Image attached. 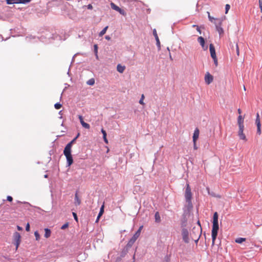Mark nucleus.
<instances>
[{"label":"nucleus","mask_w":262,"mask_h":262,"mask_svg":"<svg viewBox=\"0 0 262 262\" xmlns=\"http://www.w3.org/2000/svg\"><path fill=\"white\" fill-rule=\"evenodd\" d=\"M182 235L183 240L185 243H188L189 242V232L187 229L184 228L182 230Z\"/></svg>","instance_id":"7"},{"label":"nucleus","mask_w":262,"mask_h":262,"mask_svg":"<svg viewBox=\"0 0 262 262\" xmlns=\"http://www.w3.org/2000/svg\"><path fill=\"white\" fill-rule=\"evenodd\" d=\"M198 41L200 43V44L201 45L202 47L204 50H207V46L205 47V39H204V38L203 37H202V36L199 37L198 38Z\"/></svg>","instance_id":"14"},{"label":"nucleus","mask_w":262,"mask_h":262,"mask_svg":"<svg viewBox=\"0 0 262 262\" xmlns=\"http://www.w3.org/2000/svg\"><path fill=\"white\" fill-rule=\"evenodd\" d=\"M212 58V59H213V60L215 66L216 67H217V65H218V62H217V57H213V58Z\"/></svg>","instance_id":"35"},{"label":"nucleus","mask_w":262,"mask_h":262,"mask_svg":"<svg viewBox=\"0 0 262 262\" xmlns=\"http://www.w3.org/2000/svg\"><path fill=\"white\" fill-rule=\"evenodd\" d=\"M45 178H47V175H45Z\"/></svg>","instance_id":"56"},{"label":"nucleus","mask_w":262,"mask_h":262,"mask_svg":"<svg viewBox=\"0 0 262 262\" xmlns=\"http://www.w3.org/2000/svg\"><path fill=\"white\" fill-rule=\"evenodd\" d=\"M194 148L195 149H197V147H196V144H195V145L194 144Z\"/></svg>","instance_id":"54"},{"label":"nucleus","mask_w":262,"mask_h":262,"mask_svg":"<svg viewBox=\"0 0 262 262\" xmlns=\"http://www.w3.org/2000/svg\"><path fill=\"white\" fill-rule=\"evenodd\" d=\"M34 235H35V239L36 241H39L40 239V235L38 231H35L34 232Z\"/></svg>","instance_id":"27"},{"label":"nucleus","mask_w":262,"mask_h":262,"mask_svg":"<svg viewBox=\"0 0 262 262\" xmlns=\"http://www.w3.org/2000/svg\"><path fill=\"white\" fill-rule=\"evenodd\" d=\"M7 201H8L9 202H12V200H13V198H12V196H8L7 197Z\"/></svg>","instance_id":"43"},{"label":"nucleus","mask_w":262,"mask_h":262,"mask_svg":"<svg viewBox=\"0 0 262 262\" xmlns=\"http://www.w3.org/2000/svg\"><path fill=\"white\" fill-rule=\"evenodd\" d=\"M207 13L209 20L215 25V27L222 26V22L224 20L223 18H214L210 15L209 12H207Z\"/></svg>","instance_id":"3"},{"label":"nucleus","mask_w":262,"mask_h":262,"mask_svg":"<svg viewBox=\"0 0 262 262\" xmlns=\"http://www.w3.org/2000/svg\"><path fill=\"white\" fill-rule=\"evenodd\" d=\"M185 198L186 199V201L188 204L191 203L192 199V192L191 190V188L188 183L186 184V190L185 191Z\"/></svg>","instance_id":"2"},{"label":"nucleus","mask_w":262,"mask_h":262,"mask_svg":"<svg viewBox=\"0 0 262 262\" xmlns=\"http://www.w3.org/2000/svg\"><path fill=\"white\" fill-rule=\"evenodd\" d=\"M17 229H18V230H19V231H20V230H22V229H22V228H21V227L19 226H17Z\"/></svg>","instance_id":"50"},{"label":"nucleus","mask_w":262,"mask_h":262,"mask_svg":"<svg viewBox=\"0 0 262 262\" xmlns=\"http://www.w3.org/2000/svg\"><path fill=\"white\" fill-rule=\"evenodd\" d=\"M192 27L195 28L197 31L199 33V34H201V31L200 27L198 25H192Z\"/></svg>","instance_id":"29"},{"label":"nucleus","mask_w":262,"mask_h":262,"mask_svg":"<svg viewBox=\"0 0 262 262\" xmlns=\"http://www.w3.org/2000/svg\"><path fill=\"white\" fill-rule=\"evenodd\" d=\"M155 39H156V40L157 45L158 46H160V40H159V37H157L155 38Z\"/></svg>","instance_id":"42"},{"label":"nucleus","mask_w":262,"mask_h":262,"mask_svg":"<svg viewBox=\"0 0 262 262\" xmlns=\"http://www.w3.org/2000/svg\"><path fill=\"white\" fill-rule=\"evenodd\" d=\"M13 237L15 242V245L16 246V249H17L20 243V235L18 232H15L14 233Z\"/></svg>","instance_id":"5"},{"label":"nucleus","mask_w":262,"mask_h":262,"mask_svg":"<svg viewBox=\"0 0 262 262\" xmlns=\"http://www.w3.org/2000/svg\"><path fill=\"white\" fill-rule=\"evenodd\" d=\"M125 69V67L124 66H122L120 64H118L117 67V71L119 72L120 73H123Z\"/></svg>","instance_id":"18"},{"label":"nucleus","mask_w":262,"mask_h":262,"mask_svg":"<svg viewBox=\"0 0 262 262\" xmlns=\"http://www.w3.org/2000/svg\"><path fill=\"white\" fill-rule=\"evenodd\" d=\"M78 118H79V119L80 120V123L81 124L84 122V121H83V117H82V116L79 115L78 116Z\"/></svg>","instance_id":"38"},{"label":"nucleus","mask_w":262,"mask_h":262,"mask_svg":"<svg viewBox=\"0 0 262 262\" xmlns=\"http://www.w3.org/2000/svg\"><path fill=\"white\" fill-rule=\"evenodd\" d=\"M244 126H238V135L240 139L247 141L246 135L244 133Z\"/></svg>","instance_id":"8"},{"label":"nucleus","mask_w":262,"mask_h":262,"mask_svg":"<svg viewBox=\"0 0 262 262\" xmlns=\"http://www.w3.org/2000/svg\"><path fill=\"white\" fill-rule=\"evenodd\" d=\"M81 204V200L78 196V193L76 192L75 194V205H79Z\"/></svg>","instance_id":"17"},{"label":"nucleus","mask_w":262,"mask_h":262,"mask_svg":"<svg viewBox=\"0 0 262 262\" xmlns=\"http://www.w3.org/2000/svg\"><path fill=\"white\" fill-rule=\"evenodd\" d=\"M199 129L198 128H195L193 135V142L194 145L195 144L196 140L199 138Z\"/></svg>","instance_id":"12"},{"label":"nucleus","mask_w":262,"mask_h":262,"mask_svg":"<svg viewBox=\"0 0 262 262\" xmlns=\"http://www.w3.org/2000/svg\"><path fill=\"white\" fill-rule=\"evenodd\" d=\"M246 239L245 238L239 237V238H236L235 241L236 243L241 244L243 242H245L246 241Z\"/></svg>","instance_id":"23"},{"label":"nucleus","mask_w":262,"mask_h":262,"mask_svg":"<svg viewBox=\"0 0 262 262\" xmlns=\"http://www.w3.org/2000/svg\"><path fill=\"white\" fill-rule=\"evenodd\" d=\"M62 106V105L59 103H57L55 104L54 107L56 109L58 110L60 109Z\"/></svg>","instance_id":"30"},{"label":"nucleus","mask_w":262,"mask_h":262,"mask_svg":"<svg viewBox=\"0 0 262 262\" xmlns=\"http://www.w3.org/2000/svg\"><path fill=\"white\" fill-rule=\"evenodd\" d=\"M79 134L77 135V136L74 139H73L70 142H69L65 147L64 148L71 150L72 146L73 145V144L74 143L76 139L77 138L78 136H79Z\"/></svg>","instance_id":"16"},{"label":"nucleus","mask_w":262,"mask_h":262,"mask_svg":"<svg viewBox=\"0 0 262 262\" xmlns=\"http://www.w3.org/2000/svg\"><path fill=\"white\" fill-rule=\"evenodd\" d=\"M216 31L219 32L220 35H222L224 33V30L222 27V26H219L216 27Z\"/></svg>","instance_id":"21"},{"label":"nucleus","mask_w":262,"mask_h":262,"mask_svg":"<svg viewBox=\"0 0 262 262\" xmlns=\"http://www.w3.org/2000/svg\"><path fill=\"white\" fill-rule=\"evenodd\" d=\"M144 99V96L143 94H142L141 95V98L140 99V100H139V103L142 104V105H144V103L143 102V100Z\"/></svg>","instance_id":"31"},{"label":"nucleus","mask_w":262,"mask_h":262,"mask_svg":"<svg viewBox=\"0 0 262 262\" xmlns=\"http://www.w3.org/2000/svg\"><path fill=\"white\" fill-rule=\"evenodd\" d=\"M142 228H143V226H140L139 227V229L137 230V231L135 233L137 234V235L140 236V233H141V230H142Z\"/></svg>","instance_id":"34"},{"label":"nucleus","mask_w":262,"mask_h":262,"mask_svg":"<svg viewBox=\"0 0 262 262\" xmlns=\"http://www.w3.org/2000/svg\"><path fill=\"white\" fill-rule=\"evenodd\" d=\"M209 50L210 52V55L212 58L216 57L215 48L213 45L212 43L210 44L209 45Z\"/></svg>","instance_id":"13"},{"label":"nucleus","mask_w":262,"mask_h":262,"mask_svg":"<svg viewBox=\"0 0 262 262\" xmlns=\"http://www.w3.org/2000/svg\"><path fill=\"white\" fill-rule=\"evenodd\" d=\"M107 28L108 26H106L104 28H103V30L99 33V36H103L106 33Z\"/></svg>","instance_id":"24"},{"label":"nucleus","mask_w":262,"mask_h":262,"mask_svg":"<svg viewBox=\"0 0 262 262\" xmlns=\"http://www.w3.org/2000/svg\"><path fill=\"white\" fill-rule=\"evenodd\" d=\"M218 214L217 212H215L213 216L212 229L211 231L212 236V245L213 246L215 241L217 235L218 230L219 229L218 223Z\"/></svg>","instance_id":"1"},{"label":"nucleus","mask_w":262,"mask_h":262,"mask_svg":"<svg viewBox=\"0 0 262 262\" xmlns=\"http://www.w3.org/2000/svg\"><path fill=\"white\" fill-rule=\"evenodd\" d=\"M94 48H95V52L97 53V46L96 45H94Z\"/></svg>","instance_id":"49"},{"label":"nucleus","mask_w":262,"mask_h":262,"mask_svg":"<svg viewBox=\"0 0 262 262\" xmlns=\"http://www.w3.org/2000/svg\"><path fill=\"white\" fill-rule=\"evenodd\" d=\"M237 112H238V113L239 115H241V114L242 113V111H241V110L240 108H238V109L237 110Z\"/></svg>","instance_id":"51"},{"label":"nucleus","mask_w":262,"mask_h":262,"mask_svg":"<svg viewBox=\"0 0 262 262\" xmlns=\"http://www.w3.org/2000/svg\"><path fill=\"white\" fill-rule=\"evenodd\" d=\"M244 89L245 90H246V88H245V86H244Z\"/></svg>","instance_id":"55"},{"label":"nucleus","mask_w":262,"mask_h":262,"mask_svg":"<svg viewBox=\"0 0 262 262\" xmlns=\"http://www.w3.org/2000/svg\"><path fill=\"white\" fill-rule=\"evenodd\" d=\"M103 138L104 139V141L105 143H108V141H107V139L106 138V136H103Z\"/></svg>","instance_id":"47"},{"label":"nucleus","mask_w":262,"mask_h":262,"mask_svg":"<svg viewBox=\"0 0 262 262\" xmlns=\"http://www.w3.org/2000/svg\"><path fill=\"white\" fill-rule=\"evenodd\" d=\"M213 76L209 72H207L205 76V82L207 84H209L213 81Z\"/></svg>","instance_id":"10"},{"label":"nucleus","mask_w":262,"mask_h":262,"mask_svg":"<svg viewBox=\"0 0 262 262\" xmlns=\"http://www.w3.org/2000/svg\"><path fill=\"white\" fill-rule=\"evenodd\" d=\"M105 38L107 40H110L111 39V38L109 36H106Z\"/></svg>","instance_id":"52"},{"label":"nucleus","mask_w":262,"mask_h":262,"mask_svg":"<svg viewBox=\"0 0 262 262\" xmlns=\"http://www.w3.org/2000/svg\"><path fill=\"white\" fill-rule=\"evenodd\" d=\"M236 52L237 55L238 56L239 55V50L237 43L236 44Z\"/></svg>","instance_id":"36"},{"label":"nucleus","mask_w":262,"mask_h":262,"mask_svg":"<svg viewBox=\"0 0 262 262\" xmlns=\"http://www.w3.org/2000/svg\"><path fill=\"white\" fill-rule=\"evenodd\" d=\"M26 230L27 231H29L30 230V225L29 223L27 224V226L26 227Z\"/></svg>","instance_id":"45"},{"label":"nucleus","mask_w":262,"mask_h":262,"mask_svg":"<svg viewBox=\"0 0 262 262\" xmlns=\"http://www.w3.org/2000/svg\"><path fill=\"white\" fill-rule=\"evenodd\" d=\"M111 7L112 9L117 11V12H119L121 14H122L124 16L126 15V13H125V11L124 10L120 8L118 6L115 5L114 3H111Z\"/></svg>","instance_id":"9"},{"label":"nucleus","mask_w":262,"mask_h":262,"mask_svg":"<svg viewBox=\"0 0 262 262\" xmlns=\"http://www.w3.org/2000/svg\"><path fill=\"white\" fill-rule=\"evenodd\" d=\"M81 125L85 128L89 129L90 128V125L88 123H85V122Z\"/></svg>","instance_id":"28"},{"label":"nucleus","mask_w":262,"mask_h":262,"mask_svg":"<svg viewBox=\"0 0 262 262\" xmlns=\"http://www.w3.org/2000/svg\"><path fill=\"white\" fill-rule=\"evenodd\" d=\"M259 6L260 9V11L262 13V0H259Z\"/></svg>","instance_id":"40"},{"label":"nucleus","mask_w":262,"mask_h":262,"mask_svg":"<svg viewBox=\"0 0 262 262\" xmlns=\"http://www.w3.org/2000/svg\"><path fill=\"white\" fill-rule=\"evenodd\" d=\"M101 132L103 134V137L106 136V133L103 128L101 129Z\"/></svg>","instance_id":"44"},{"label":"nucleus","mask_w":262,"mask_h":262,"mask_svg":"<svg viewBox=\"0 0 262 262\" xmlns=\"http://www.w3.org/2000/svg\"><path fill=\"white\" fill-rule=\"evenodd\" d=\"M88 8L89 9H92L93 8V6L92 5L90 4L88 6Z\"/></svg>","instance_id":"48"},{"label":"nucleus","mask_w":262,"mask_h":262,"mask_svg":"<svg viewBox=\"0 0 262 262\" xmlns=\"http://www.w3.org/2000/svg\"><path fill=\"white\" fill-rule=\"evenodd\" d=\"M104 205H103L101 208H100V211H99V213L98 214V217H100L103 214V212H104Z\"/></svg>","instance_id":"25"},{"label":"nucleus","mask_w":262,"mask_h":262,"mask_svg":"<svg viewBox=\"0 0 262 262\" xmlns=\"http://www.w3.org/2000/svg\"><path fill=\"white\" fill-rule=\"evenodd\" d=\"M100 217H98V216H97V219H96V222H98L99 220Z\"/></svg>","instance_id":"53"},{"label":"nucleus","mask_w":262,"mask_h":262,"mask_svg":"<svg viewBox=\"0 0 262 262\" xmlns=\"http://www.w3.org/2000/svg\"><path fill=\"white\" fill-rule=\"evenodd\" d=\"M153 35H154V36H155V38L158 37L156 29H154L153 30Z\"/></svg>","instance_id":"39"},{"label":"nucleus","mask_w":262,"mask_h":262,"mask_svg":"<svg viewBox=\"0 0 262 262\" xmlns=\"http://www.w3.org/2000/svg\"><path fill=\"white\" fill-rule=\"evenodd\" d=\"M68 226V224H64V225L61 227V229H64L66 228Z\"/></svg>","instance_id":"46"},{"label":"nucleus","mask_w":262,"mask_h":262,"mask_svg":"<svg viewBox=\"0 0 262 262\" xmlns=\"http://www.w3.org/2000/svg\"><path fill=\"white\" fill-rule=\"evenodd\" d=\"M78 118H79V119L80 120V123L81 124L84 122V121H83V117H82V116L79 115L78 116Z\"/></svg>","instance_id":"37"},{"label":"nucleus","mask_w":262,"mask_h":262,"mask_svg":"<svg viewBox=\"0 0 262 262\" xmlns=\"http://www.w3.org/2000/svg\"><path fill=\"white\" fill-rule=\"evenodd\" d=\"M139 235L135 233L133 236L130 238L127 243V246L131 247L139 237Z\"/></svg>","instance_id":"11"},{"label":"nucleus","mask_w":262,"mask_h":262,"mask_svg":"<svg viewBox=\"0 0 262 262\" xmlns=\"http://www.w3.org/2000/svg\"><path fill=\"white\" fill-rule=\"evenodd\" d=\"M45 233L44 236L46 238H48L51 236V232L49 229H48V228L45 229Z\"/></svg>","instance_id":"19"},{"label":"nucleus","mask_w":262,"mask_h":262,"mask_svg":"<svg viewBox=\"0 0 262 262\" xmlns=\"http://www.w3.org/2000/svg\"><path fill=\"white\" fill-rule=\"evenodd\" d=\"M86 83L90 85H93L95 83V80L93 78H91L89 80H88Z\"/></svg>","instance_id":"26"},{"label":"nucleus","mask_w":262,"mask_h":262,"mask_svg":"<svg viewBox=\"0 0 262 262\" xmlns=\"http://www.w3.org/2000/svg\"><path fill=\"white\" fill-rule=\"evenodd\" d=\"M255 124L257 126V134L260 135L261 134V123L259 115L258 113L256 114Z\"/></svg>","instance_id":"6"},{"label":"nucleus","mask_w":262,"mask_h":262,"mask_svg":"<svg viewBox=\"0 0 262 262\" xmlns=\"http://www.w3.org/2000/svg\"><path fill=\"white\" fill-rule=\"evenodd\" d=\"M73 215L74 216V219L77 221L78 222V217H77V214L75 213V212H73Z\"/></svg>","instance_id":"41"},{"label":"nucleus","mask_w":262,"mask_h":262,"mask_svg":"<svg viewBox=\"0 0 262 262\" xmlns=\"http://www.w3.org/2000/svg\"><path fill=\"white\" fill-rule=\"evenodd\" d=\"M230 8V6L229 4H226L225 6V13H228L229 10Z\"/></svg>","instance_id":"33"},{"label":"nucleus","mask_w":262,"mask_h":262,"mask_svg":"<svg viewBox=\"0 0 262 262\" xmlns=\"http://www.w3.org/2000/svg\"><path fill=\"white\" fill-rule=\"evenodd\" d=\"M7 4H19V0H6Z\"/></svg>","instance_id":"22"},{"label":"nucleus","mask_w":262,"mask_h":262,"mask_svg":"<svg viewBox=\"0 0 262 262\" xmlns=\"http://www.w3.org/2000/svg\"><path fill=\"white\" fill-rule=\"evenodd\" d=\"M63 154L66 157L68 166H71L73 163V159L71 155V150L64 148Z\"/></svg>","instance_id":"4"},{"label":"nucleus","mask_w":262,"mask_h":262,"mask_svg":"<svg viewBox=\"0 0 262 262\" xmlns=\"http://www.w3.org/2000/svg\"><path fill=\"white\" fill-rule=\"evenodd\" d=\"M244 118L242 115H239L237 118V124L238 126H244Z\"/></svg>","instance_id":"15"},{"label":"nucleus","mask_w":262,"mask_h":262,"mask_svg":"<svg viewBox=\"0 0 262 262\" xmlns=\"http://www.w3.org/2000/svg\"><path fill=\"white\" fill-rule=\"evenodd\" d=\"M31 0H19V4H26L29 3Z\"/></svg>","instance_id":"32"},{"label":"nucleus","mask_w":262,"mask_h":262,"mask_svg":"<svg viewBox=\"0 0 262 262\" xmlns=\"http://www.w3.org/2000/svg\"><path fill=\"white\" fill-rule=\"evenodd\" d=\"M155 222L156 223H160L161 222V217L158 212H156L155 214Z\"/></svg>","instance_id":"20"}]
</instances>
